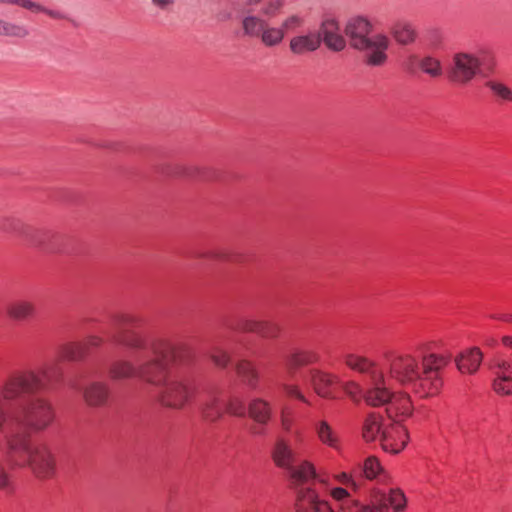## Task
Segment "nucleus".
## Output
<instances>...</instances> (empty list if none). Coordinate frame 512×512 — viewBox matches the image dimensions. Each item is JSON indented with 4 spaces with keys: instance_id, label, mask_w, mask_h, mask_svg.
<instances>
[{
    "instance_id": "nucleus-1",
    "label": "nucleus",
    "mask_w": 512,
    "mask_h": 512,
    "mask_svg": "<svg viewBox=\"0 0 512 512\" xmlns=\"http://www.w3.org/2000/svg\"><path fill=\"white\" fill-rule=\"evenodd\" d=\"M57 365L47 364L40 369H27L9 375L0 385V433L23 431L29 428L35 432L46 430L55 419L52 402L41 395L49 382L54 379Z\"/></svg>"
},
{
    "instance_id": "nucleus-2",
    "label": "nucleus",
    "mask_w": 512,
    "mask_h": 512,
    "mask_svg": "<svg viewBox=\"0 0 512 512\" xmlns=\"http://www.w3.org/2000/svg\"><path fill=\"white\" fill-rule=\"evenodd\" d=\"M161 350L156 361L141 368L140 375L144 378V383L156 389L161 406L182 410L195 397L194 380L187 371L172 365L177 357L178 348L174 353H171L168 346Z\"/></svg>"
},
{
    "instance_id": "nucleus-3",
    "label": "nucleus",
    "mask_w": 512,
    "mask_h": 512,
    "mask_svg": "<svg viewBox=\"0 0 512 512\" xmlns=\"http://www.w3.org/2000/svg\"><path fill=\"white\" fill-rule=\"evenodd\" d=\"M448 362L449 357L431 353L422 357L420 368L414 356L399 355L390 363V375L399 383L411 386L423 396L434 395L442 386L440 370Z\"/></svg>"
},
{
    "instance_id": "nucleus-4",
    "label": "nucleus",
    "mask_w": 512,
    "mask_h": 512,
    "mask_svg": "<svg viewBox=\"0 0 512 512\" xmlns=\"http://www.w3.org/2000/svg\"><path fill=\"white\" fill-rule=\"evenodd\" d=\"M5 453L11 466L28 467L38 479H50L56 473V460L49 445L33 440L28 432L11 431L6 436Z\"/></svg>"
},
{
    "instance_id": "nucleus-5",
    "label": "nucleus",
    "mask_w": 512,
    "mask_h": 512,
    "mask_svg": "<svg viewBox=\"0 0 512 512\" xmlns=\"http://www.w3.org/2000/svg\"><path fill=\"white\" fill-rule=\"evenodd\" d=\"M118 323L123 327V332L118 339L119 343L132 352L135 360H145L154 356V348H163L168 346L171 353H174L177 347L169 342L149 341L147 333L142 329L140 319L133 315L125 314L118 317Z\"/></svg>"
},
{
    "instance_id": "nucleus-6",
    "label": "nucleus",
    "mask_w": 512,
    "mask_h": 512,
    "mask_svg": "<svg viewBox=\"0 0 512 512\" xmlns=\"http://www.w3.org/2000/svg\"><path fill=\"white\" fill-rule=\"evenodd\" d=\"M495 65L493 53L480 49L477 53L457 52L453 55L449 79L459 85H466L482 71H492Z\"/></svg>"
},
{
    "instance_id": "nucleus-7",
    "label": "nucleus",
    "mask_w": 512,
    "mask_h": 512,
    "mask_svg": "<svg viewBox=\"0 0 512 512\" xmlns=\"http://www.w3.org/2000/svg\"><path fill=\"white\" fill-rule=\"evenodd\" d=\"M368 388L363 397L368 405L378 407L387 405L386 413L390 419L394 417H408L412 413L410 398L405 393H392L385 384L384 375L381 373L379 380L367 381Z\"/></svg>"
},
{
    "instance_id": "nucleus-8",
    "label": "nucleus",
    "mask_w": 512,
    "mask_h": 512,
    "mask_svg": "<svg viewBox=\"0 0 512 512\" xmlns=\"http://www.w3.org/2000/svg\"><path fill=\"white\" fill-rule=\"evenodd\" d=\"M390 46V39L383 33H376L370 36L363 47L356 48L364 53V59L367 65L379 67L383 66L387 59V50Z\"/></svg>"
},
{
    "instance_id": "nucleus-9",
    "label": "nucleus",
    "mask_w": 512,
    "mask_h": 512,
    "mask_svg": "<svg viewBox=\"0 0 512 512\" xmlns=\"http://www.w3.org/2000/svg\"><path fill=\"white\" fill-rule=\"evenodd\" d=\"M294 507L296 512H335L312 486L296 489Z\"/></svg>"
},
{
    "instance_id": "nucleus-10",
    "label": "nucleus",
    "mask_w": 512,
    "mask_h": 512,
    "mask_svg": "<svg viewBox=\"0 0 512 512\" xmlns=\"http://www.w3.org/2000/svg\"><path fill=\"white\" fill-rule=\"evenodd\" d=\"M161 351H162L161 347L154 348L153 349L154 356L152 358L145 359L142 361L135 360V363H133L130 360H126V359H120V360L114 361L108 369L110 378L112 380L119 381V380L129 379L132 377H137L139 380L144 382V378L140 375L141 368L150 362L156 361L157 356L159 355V353Z\"/></svg>"
},
{
    "instance_id": "nucleus-11",
    "label": "nucleus",
    "mask_w": 512,
    "mask_h": 512,
    "mask_svg": "<svg viewBox=\"0 0 512 512\" xmlns=\"http://www.w3.org/2000/svg\"><path fill=\"white\" fill-rule=\"evenodd\" d=\"M391 420L392 422L382 432L380 444L386 452L396 454L405 448L409 436L407 429L401 424L400 420H396L395 417Z\"/></svg>"
},
{
    "instance_id": "nucleus-12",
    "label": "nucleus",
    "mask_w": 512,
    "mask_h": 512,
    "mask_svg": "<svg viewBox=\"0 0 512 512\" xmlns=\"http://www.w3.org/2000/svg\"><path fill=\"white\" fill-rule=\"evenodd\" d=\"M371 22L363 16L351 17L345 25L344 32L352 48H361L365 40L370 38Z\"/></svg>"
},
{
    "instance_id": "nucleus-13",
    "label": "nucleus",
    "mask_w": 512,
    "mask_h": 512,
    "mask_svg": "<svg viewBox=\"0 0 512 512\" xmlns=\"http://www.w3.org/2000/svg\"><path fill=\"white\" fill-rule=\"evenodd\" d=\"M304 380H307L312 385L315 392L323 398L334 399L333 392L334 384L339 382L337 376L323 372L318 369H310L301 374Z\"/></svg>"
},
{
    "instance_id": "nucleus-14",
    "label": "nucleus",
    "mask_w": 512,
    "mask_h": 512,
    "mask_svg": "<svg viewBox=\"0 0 512 512\" xmlns=\"http://www.w3.org/2000/svg\"><path fill=\"white\" fill-rule=\"evenodd\" d=\"M317 36H320V42L323 41L332 51L339 52L346 47V40L340 34V26L335 19H325L320 25Z\"/></svg>"
},
{
    "instance_id": "nucleus-15",
    "label": "nucleus",
    "mask_w": 512,
    "mask_h": 512,
    "mask_svg": "<svg viewBox=\"0 0 512 512\" xmlns=\"http://www.w3.org/2000/svg\"><path fill=\"white\" fill-rule=\"evenodd\" d=\"M374 507L371 508L375 512L391 506L394 510H402L406 506V497L399 488H391L388 491H377L373 497Z\"/></svg>"
},
{
    "instance_id": "nucleus-16",
    "label": "nucleus",
    "mask_w": 512,
    "mask_h": 512,
    "mask_svg": "<svg viewBox=\"0 0 512 512\" xmlns=\"http://www.w3.org/2000/svg\"><path fill=\"white\" fill-rule=\"evenodd\" d=\"M110 395V389L107 383L103 381L89 382L82 389L84 402L93 408L103 407L107 404Z\"/></svg>"
},
{
    "instance_id": "nucleus-17",
    "label": "nucleus",
    "mask_w": 512,
    "mask_h": 512,
    "mask_svg": "<svg viewBox=\"0 0 512 512\" xmlns=\"http://www.w3.org/2000/svg\"><path fill=\"white\" fill-rule=\"evenodd\" d=\"M343 361L350 369L366 375L367 381L370 379L379 380L381 378L382 371L378 369L373 361L364 356L347 353L343 356Z\"/></svg>"
},
{
    "instance_id": "nucleus-18",
    "label": "nucleus",
    "mask_w": 512,
    "mask_h": 512,
    "mask_svg": "<svg viewBox=\"0 0 512 512\" xmlns=\"http://www.w3.org/2000/svg\"><path fill=\"white\" fill-rule=\"evenodd\" d=\"M241 330L245 332H254L263 338L274 339L280 334L281 327L272 321L246 319L241 324Z\"/></svg>"
},
{
    "instance_id": "nucleus-19",
    "label": "nucleus",
    "mask_w": 512,
    "mask_h": 512,
    "mask_svg": "<svg viewBox=\"0 0 512 512\" xmlns=\"http://www.w3.org/2000/svg\"><path fill=\"white\" fill-rule=\"evenodd\" d=\"M387 425L383 422V417L375 412L368 414L362 424V438L366 442L379 441Z\"/></svg>"
},
{
    "instance_id": "nucleus-20",
    "label": "nucleus",
    "mask_w": 512,
    "mask_h": 512,
    "mask_svg": "<svg viewBox=\"0 0 512 512\" xmlns=\"http://www.w3.org/2000/svg\"><path fill=\"white\" fill-rule=\"evenodd\" d=\"M330 495L338 502L337 512H375L371 507L361 505L354 500L344 488H333Z\"/></svg>"
},
{
    "instance_id": "nucleus-21",
    "label": "nucleus",
    "mask_w": 512,
    "mask_h": 512,
    "mask_svg": "<svg viewBox=\"0 0 512 512\" xmlns=\"http://www.w3.org/2000/svg\"><path fill=\"white\" fill-rule=\"evenodd\" d=\"M271 455L275 465L285 470L291 468L295 461V452L284 438L276 440Z\"/></svg>"
},
{
    "instance_id": "nucleus-22",
    "label": "nucleus",
    "mask_w": 512,
    "mask_h": 512,
    "mask_svg": "<svg viewBox=\"0 0 512 512\" xmlns=\"http://www.w3.org/2000/svg\"><path fill=\"white\" fill-rule=\"evenodd\" d=\"M482 359L483 354L481 350L477 347H473L460 353L455 358V362L461 373L473 374L478 370Z\"/></svg>"
},
{
    "instance_id": "nucleus-23",
    "label": "nucleus",
    "mask_w": 512,
    "mask_h": 512,
    "mask_svg": "<svg viewBox=\"0 0 512 512\" xmlns=\"http://www.w3.org/2000/svg\"><path fill=\"white\" fill-rule=\"evenodd\" d=\"M390 33L398 44L404 46L414 43L417 38L414 25L405 19L396 20L390 28Z\"/></svg>"
},
{
    "instance_id": "nucleus-24",
    "label": "nucleus",
    "mask_w": 512,
    "mask_h": 512,
    "mask_svg": "<svg viewBox=\"0 0 512 512\" xmlns=\"http://www.w3.org/2000/svg\"><path fill=\"white\" fill-rule=\"evenodd\" d=\"M287 471L295 486V490L301 486H312L310 481L317 478L313 464L308 461H303L298 466H294L293 464Z\"/></svg>"
},
{
    "instance_id": "nucleus-25",
    "label": "nucleus",
    "mask_w": 512,
    "mask_h": 512,
    "mask_svg": "<svg viewBox=\"0 0 512 512\" xmlns=\"http://www.w3.org/2000/svg\"><path fill=\"white\" fill-rule=\"evenodd\" d=\"M248 413L256 423L266 425L272 418L273 409L269 401L262 398H253L249 401Z\"/></svg>"
},
{
    "instance_id": "nucleus-26",
    "label": "nucleus",
    "mask_w": 512,
    "mask_h": 512,
    "mask_svg": "<svg viewBox=\"0 0 512 512\" xmlns=\"http://www.w3.org/2000/svg\"><path fill=\"white\" fill-rule=\"evenodd\" d=\"M320 47V36L315 33L292 37L289 43L290 51L296 55L312 52Z\"/></svg>"
},
{
    "instance_id": "nucleus-27",
    "label": "nucleus",
    "mask_w": 512,
    "mask_h": 512,
    "mask_svg": "<svg viewBox=\"0 0 512 512\" xmlns=\"http://www.w3.org/2000/svg\"><path fill=\"white\" fill-rule=\"evenodd\" d=\"M219 399L216 392H210L205 396L200 409L206 421L215 422L223 415L224 407Z\"/></svg>"
},
{
    "instance_id": "nucleus-28",
    "label": "nucleus",
    "mask_w": 512,
    "mask_h": 512,
    "mask_svg": "<svg viewBox=\"0 0 512 512\" xmlns=\"http://www.w3.org/2000/svg\"><path fill=\"white\" fill-rule=\"evenodd\" d=\"M266 20L254 14H245L240 20L241 35L246 38H258L262 34V30Z\"/></svg>"
},
{
    "instance_id": "nucleus-29",
    "label": "nucleus",
    "mask_w": 512,
    "mask_h": 512,
    "mask_svg": "<svg viewBox=\"0 0 512 512\" xmlns=\"http://www.w3.org/2000/svg\"><path fill=\"white\" fill-rule=\"evenodd\" d=\"M319 359V355L310 349L295 350L290 354L287 360V365L291 375H294L295 371L303 366L316 363Z\"/></svg>"
},
{
    "instance_id": "nucleus-30",
    "label": "nucleus",
    "mask_w": 512,
    "mask_h": 512,
    "mask_svg": "<svg viewBox=\"0 0 512 512\" xmlns=\"http://www.w3.org/2000/svg\"><path fill=\"white\" fill-rule=\"evenodd\" d=\"M36 307L33 302L25 299H19L11 302L7 306V314L16 321L26 320L35 315Z\"/></svg>"
},
{
    "instance_id": "nucleus-31",
    "label": "nucleus",
    "mask_w": 512,
    "mask_h": 512,
    "mask_svg": "<svg viewBox=\"0 0 512 512\" xmlns=\"http://www.w3.org/2000/svg\"><path fill=\"white\" fill-rule=\"evenodd\" d=\"M236 372L242 382L250 389H256L259 381V374L253 364L248 360H241L236 364Z\"/></svg>"
},
{
    "instance_id": "nucleus-32",
    "label": "nucleus",
    "mask_w": 512,
    "mask_h": 512,
    "mask_svg": "<svg viewBox=\"0 0 512 512\" xmlns=\"http://www.w3.org/2000/svg\"><path fill=\"white\" fill-rule=\"evenodd\" d=\"M29 35L30 30L24 24L0 18V36L25 39L29 37Z\"/></svg>"
},
{
    "instance_id": "nucleus-33",
    "label": "nucleus",
    "mask_w": 512,
    "mask_h": 512,
    "mask_svg": "<svg viewBox=\"0 0 512 512\" xmlns=\"http://www.w3.org/2000/svg\"><path fill=\"white\" fill-rule=\"evenodd\" d=\"M285 35L280 27L270 26L267 22L264 25L259 39L266 47H275L282 43Z\"/></svg>"
},
{
    "instance_id": "nucleus-34",
    "label": "nucleus",
    "mask_w": 512,
    "mask_h": 512,
    "mask_svg": "<svg viewBox=\"0 0 512 512\" xmlns=\"http://www.w3.org/2000/svg\"><path fill=\"white\" fill-rule=\"evenodd\" d=\"M23 9L32 13H44L54 20H70L69 16L60 10L50 9L33 0H25Z\"/></svg>"
},
{
    "instance_id": "nucleus-35",
    "label": "nucleus",
    "mask_w": 512,
    "mask_h": 512,
    "mask_svg": "<svg viewBox=\"0 0 512 512\" xmlns=\"http://www.w3.org/2000/svg\"><path fill=\"white\" fill-rule=\"evenodd\" d=\"M420 69L432 78H440L443 75V66L440 59L433 56H425L419 61Z\"/></svg>"
},
{
    "instance_id": "nucleus-36",
    "label": "nucleus",
    "mask_w": 512,
    "mask_h": 512,
    "mask_svg": "<svg viewBox=\"0 0 512 512\" xmlns=\"http://www.w3.org/2000/svg\"><path fill=\"white\" fill-rule=\"evenodd\" d=\"M316 433L319 440L332 448H337L338 438L332 427L326 421H320L316 427Z\"/></svg>"
},
{
    "instance_id": "nucleus-37",
    "label": "nucleus",
    "mask_w": 512,
    "mask_h": 512,
    "mask_svg": "<svg viewBox=\"0 0 512 512\" xmlns=\"http://www.w3.org/2000/svg\"><path fill=\"white\" fill-rule=\"evenodd\" d=\"M61 353L69 361H80L86 356V350L81 342H69L61 346Z\"/></svg>"
},
{
    "instance_id": "nucleus-38",
    "label": "nucleus",
    "mask_w": 512,
    "mask_h": 512,
    "mask_svg": "<svg viewBox=\"0 0 512 512\" xmlns=\"http://www.w3.org/2000/svg\"><path fill=\"white\" fill-rule=\"evenodd\" d=\"M224 406V410L233 416L244 417L246 415L245 402L238 396H231L225 401Z\"/></svg>"
},
{
    "instance_id": "nucleus-39",
    "label": "nucleus",
    "mask_w": 512,
    "mask_h": 512,
    "mask_svg": "<svg viewBox=\"0 0 512 512\" xmlns=\"http://www.w3.org/2000/svg\"><path fill=\"white\" fill-rule=\"evenodd\" d=\"M487 87L498 99L512 102V89L509 88L506 84L498 81H489L487 83Z\"/></svg>"
},
{
    "instance_id": "nucleus-40",
    "label": "nucleus",
    "mask_w": 512,
    "mask_h": 512,
    "mask_svg": "<svg viewBox=\"0 0 512 512\" xmlns=\"http://www.w3.org/2000/svg\"><path fill=\"white\" fill-rule=\"evenodd\" d=\"M209 356L212 362L220 368H225L230 363L229 353L220 346H213L209 352Z\"/></svg>"
},
{
    "instance_id": "nucleus-41",
    "label": "nucleus",
    "mask_w": 512,
    "mask_h": 512,
    "mask_svg": "<svg viewBox=\"0 0 512 512\" xmlns=\"http://www.w3.org/2000/svg\"><path fill=\"white\" fill-rule=\"evenodd\" d=\"M383 471L378 459L374 456L368 457L363 464V473L367 479H374Z\"/></svg>"
},
{
    "instance_id": "nucleus-42",
    "label": "nucleus",
    "mask_w": 512,
    "mask_h": 512,
    "mask_svg": "<svg viewBox=\"0 0 512 512\" xmlns=\"http://www.w3.org/2000/svg\"><path fill=\"white\" fill-rule=\"evenodd\" d=\"M2 229L5 231H11V232L17 233V234L23 236L24 238H26V240H28L32 244L38 243L36 235H34L33 232L30 231V229H28V228H21L20 224L16 220H11V223L9 225L3 224Z\"/></svg>"
},
{
    "instance_id": "nucleus-43",
    "label": "nucleus",
    "mask_w": 512,
    "mask_h": 512,
    "mask_svg": "<svg viewBox=\"0 0 512 512\" xmlns=\"http://www.w3.org/2000/svg\"><path fill=\"white\" fill-rule=\"evenodd\" d=\"M304 24V19L298 14H292L283 19L280 28L283 29L284 35L288 32L295 31Z\"/></svg>"
},
{
    "instance_id": "nucleus-44",
    "label": "nucleus",
    "mask_w": 512,
    "mask_h": 512,
    "mask_svg": "<svg viewBox=\"0 0 512 512\" xmlns=\"http://www.w3.org/2000/svg\"><path fill=\"white\" fill-rule=\"evenodd\" d=\"M495 378L512 376V362L498 359L492 365Z\"/></svg>"
},
{
    "instance_id": "nucleus-45",
    "label": "nucleus",
    "mask_w": 512,
    "mask_h": 512,
    "mask_svg": "<svg viewBox=\"0 0 512 512\" xmlns=\"http://www.w3.org/2000/svg\"><path fill=\"white\" fill-rule=\"evenodd\" d=\"M494 391L500 395L512 394V376L495 378L493 382Z\"/></svg>"
},
{
    "instance_id": "nucleus-46",
    "label": "nucleus",
    "mask_w": 512,
    "mask_h": 512,
    "mask_svg": "<svg viewBox=\"0 0 512 512\" xmlns=\"http://www.w3.org/2000/svg\"><path fill=\"white\" fill-rule=\"evenodd\" d=\"M173 173L178 177L195 179L200 173V168L195 165H177Z\"/></svg>"
},
{
    "instance_id": "nucleus-47",
    "label": "nucleus",
    "mask_w": 512,
    "mask_h": 512,
    "mask_svg": "<svg viewBox=\"0 0 512 512\" xmlns=\"http://www.w3.org/2000/svg\"><path fill=\"white\" fill-rule=\"evenodd\" d=\"M283 6L284 0H269L262 12L266 16L274 17L282 10Z\"/></svg>"
},
{
    "instance_id": "nucleus-48",
    "label": "nucleus",
    "mask_w": 512,
    "mask_h": 512,
    "mask_svg": "<svg viewBox=\"0 0 512 512\" xmlns=\"http://www.w3.org/2000/svg\"><path fill=\"white\" fill-rule=\"evenodd\" d=\"M282 388L289 397H294L304 403H309L296 384H283Z\"/></svg>"
},
{
    "instance_id": "nucleus-49",
    "label": "nucleus",
    "mask_w": 512,
    "mask_h": 512,
    "mask_svg": "<svg viewBox=\"0 0 512 512\" xmlns=\"http://www.w3.org/2000/svg\"><path fill=\"white\" fill-rule=\"evenodd\" d=\"M104 342V338L99 335H89L87 336L85 342L83 343L86 353L93 348L100 347Z\"/></svg>"
},
{
    "instance_id": "nucleus-50",
    "label": "nucleus",
    "mask_w": 512,
    "mask_h": 512,
    "mask_svg": "<svg viewBox=\"0 0 512 512\" xmlns=\"http://www.w3.org/2000/svg\"><path fill=\"white\" fill-rule=\"evenodd\" d=\"M11 487V480L8 472L0 462V491H8Z\"/></svg>"
},
{
    "instance_id": "nucleus-51",
    "label": "nucleus",
    "mask_w": 512,
    "mask_h": 512,
    "mask_svg": "<svg viewBox=\"0 0 512 512\" xmlns=\"http://www.w3.org/2000/svg\"><path fill=\"white\" fill-rule=\"evenodd\" d=\"M343 390L353 400H357V396L361 392L360 386L355 382L344 383Z\"/></svg>"
},
{
    "instance_id": "nucleus-52",
    "label": "nucleus",
    "mask_w": 512,
    "mask_h": 512,
    "mask_svg": "<svg viewBox=\"0 0 512 512\" xmlns=\"http://www.w3.org/2000/svg\"><path fill=\"white\" fill-rule=\"evenodd\" d=\"M280 422H281V427L282 429L289 433L292 431V426H293V419L292 417L286 412V411H282L281 413V419H280Z\"/></svg>"
},
{
    "instance_id": "nucleus-53",
    "label": "nucleus",
    "mask_w": 512,
    "mask_h": 512,
    "mask_svg": "<svg viewBox=\"0 0 512 512\" xmlns=\"http://www.w3.org/2000/svg\"><path fill=\"white\" fill-rule=\"evenodd\" d=\"M335 478H336L340 483H342V484H344V485H350V486H352L354 489H357V485H356L355 481L352 479V477H351L349 474H347V473H345V472H342V473H340V474H337V475L335 476Z\"/></svg>"
},
{
    "instance_id": "nucleus-54",
    "label": "nucleus",
    "mask_w": 512,
    "mask_h": 512,
    "mask_svg": "<svg viewBox=\"0 0 512 512\" xmlns=\"http://www.w3.org/2000/svg\"><path fill=\"white\" fill-rule=\"evenodd\" d=\"M152 4L160 9H167L173 4V0H152Z\"/></svg>"
},
{
    "instance_id": "nucleus-55",
    "label": "nucleus",
    "mask_w": 512,
    "mask_h": 512,
    "mask_svg": "<svg viewBox=\"0 0 512 512\" xmlns=\"http://www.w3.org/2000/svg\"><path fill=\"white\" fill-rule=\"evenodd\" d=\"M25 0H0V4L4 5H16L23 8Z\"/></svg>"
},
{
    "instance_id": "nucleus-56",
    "label": "nucleus",
    "mask_w": 512,
    "mask_h": 512,
    "mask_svg": "<svg viewBox=\"0 0 512 512\" xmlns=\"http://www.w3.org/2000/svg\"><path fill=\"white\" fill-rule=\"evenodd\" d=\"M502 343L512 349V336H504L502 338Z\"/></svg>"
}]
</instances>
